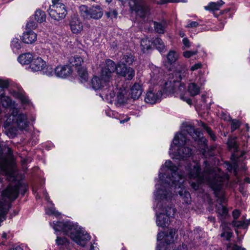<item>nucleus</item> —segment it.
Instances as JSON below:
<instances>
[{
  "label": "nucleus",
  "mask_w": 250,
  "mask_h": 250,
  "mask_svg": "<svg viewBox=\"0 0 250 250\" xmlns=\"http://www.w3.org/2000/svg\"><path fill=\"white\" fill-rule=\"evenodd\" d=\"M80 13L81 16L87 20L100 19L103 15V9L99 5H93L88 7L86 5H81L79 7Z\"/></svg>",
  "instance_id": "5"
},
{
  "label": "nucleus",
  "mask_w": 250,
  "mask_h": 250,
  "mask_svg": "<svg viewBox=\"0 0 250 250\" xmlns=\"http://www.w3.org/2000/svg\"><path fill=\"white\" fill-rule=\"evenodd\" d=\"M9 250H23V249L19 246H14L12 248H11Z\"/></svg>",
  "instance_id": "55"
},
{
  "label": "nucleus",
  "mask_w": 250,
  "mask_h": 250,
  "mask_svg": "<svg viewBox=\"0 0 250 250\" xmlns=\"http://www.w3.org/2000/svg\"><path fill=\"white\" fill-rule=\"evenodd\" d=\"M135 71L131 67H128L125 64L121 62H118V67L117 69V74L123 77L125 80L130 81L135 76Z\"/></svg>",
  "instance_id": "10"
},
{
  "label": "nucleus",
  "mask_w": 250,
  "mask_h": 250,
  "mask_svg": "<svg viewBox=\"0 0 250 250\" xmlns=\"http://www.w3.org/2000/svg\"><path fill=\"white\" fill-rule=\"evenodd\" d=\"M240 215V212L238 209H235L232 212L233 220H237Z\"/></svg>",
  "instance_id": "48"
},
{
  "label": "nucleus",
  "mask_w": 250,
  "mask_h": 250,
  "mask_svg": "<svg viewBox=\"0 0 250 250\" xmlns=\"http://www.w3.org/2000/svg\"><path fill=\"white\" fill-rule=\"evenodd\" d=\"M187 250V248L186 245H182V246H179L176 250Z\"/></svg>",
  "instance_id": "54"
},
{
  "label": "nucleus",
  "mask_w": 250,
  "mask_h": 250,
  "mask_svg": "<svg viewBox=\"0 0 250 250\" xmlns=\"http://www.w3.org/2000/svg\"><path fill=\"white\" fill-rule=\"evenodd\" d=\"M152 42L147 39H143L141 41V46L142 51L145 53L150 49Z\"/></svg>",
  "instance_id": "29"
},
{
  "label": "nucleus",
  "mask_w": 250,
  "mask_h": 250,
  "mask_svg": "<svg viewBox=\"0 0 250 250\" xmlns=\"http://www.w3.org/2000/svg\"><path fill=\"white\" fill-rule=\"evenodd\" d=\"M56 231H62L78 245L85 247L91 239L90 235L77 223L70 221L51 223Z\"/></svg>",
  "instance_id": "3"
},
{
  "label": "nucleus",
  "mask_w": 250,
  "mask_h": 250,
  "mask_svg": "<svg viewBox=\"0 0 250 250\" xmlns=\"http://www.w3.org/2000/svg\"><path fill=\"white\" fill-rule=\"evenodd\" d=\"M180 97L181 100L186 102L188 104H192V100L188 95L186 94H183L181 95Z\"/></svg>",
  "instance_id": "43"
},
{
  "label": "nucleus",
  "mask_w": 250,
  "mask_h": 250,
  "mask_svg": "<svg viewBox=\"0 0 250 250\" xmlns=\"http://www.w3.org/2000/svg\"><path fill=\"white\" fill-rule=\"evenodd\" d=\"M118 67V63L116 64L112 60L110 59L106 60L101 71L102 78H105V82L108 80L110 81L114 72L116 71L117 73Z\"/></svg>",
  "instance_id": "8"
},
{
  "label": "nucleus",
  "mask_w": 250,
  "mask_h": 250,
  "mask_svg": "<svg viewBox=\"0 0 250 250\" xmlns=\"http://www.w3.org/2000/svg\"><path fill=\"white\" fill-rule=\"evenodd\" d=\"M178 53L173 50L170 51L167 55L168 62L171 64L175 62L178 59Z\"/></svg>",
  "instance_id": "32"
},
{
  "label": "nucleus",
  "mask_w": 250,
  "mask_h": 250,
  "mask_svg": "<svg viewBox=\"0 0 250 250\" xmlns=\"http://www.w3.org/2000/svg\"><path fill=\"white\" fill-rule=\"evenodd\" d=\"M196 231L197 232L201 231V228L200 227L196 228V229L194 230V233H195Z\"/></svg>",
  "instance_id": "60"
},
{
  "label": "nucleus",
  "mask_w": 250,
  "mask_h": 250,
  "mask_svg": "<svg viewBox=\"0 0 250 250\" xmlns=\"http://www.w3.org/2000/svg\"><path fill=\"white\" fill-rule=\"evenodd\" d=\"M201 125L204 128V129L207 131L208 135L210 136V138L213 141H215L216 140V136L212 132V131L211 130V128L208 127L204 123H201Z\"/></svg>",
  "instance_id": "36"
},
{
  "label": "nucleus",
  "mask_w": 250,
  "mask_h": 250,
  "mask_svg": "<svg viewBox=\"0 0 250 250\" xmlns=\"http://www.w3.org/2000/svg\"><path fill=\"white\" fill-rule=\"evenodd\" d=\"M239 191L242 192V193H243L244 192V184L243 183H241L239 185Z\"/></svg>",
  "instance_id": "56"
},
{
  "label": "nucleus",
  "mask_w": 250,
  "mask_h": 250,
  "mask_svg": "<svg viewBox=\"0 0 250 250\" xmlns=\"http://www.w3.org/2000/svg\"><path fill=\"white\" fill-rule=\"evenodd\" d=\"M231 225L232 226V227L236 228L235 230L236 233L237 235L238 242L240 241L242 239V238L239 236V231L237 229L241 227H242L244 229H246V227L245 226V222L243 221H238L237 220H233L232 221Z\"/></svg>",
  "instance_id": "24"
},
{
  "label": "nucleus",
  "mask_w": 250,
  "mask_h": 250,
  "mask_svg": "<svg viewBox=\"0 0 250 250\" xmlns=\"http://www.w3.org/2000/svg\"><path fill=\"white\" fill-rule=\"evenodd\" d=\"M156 46L160 52H162L164 48L165 45L163 41L159 37L155 38L152 42V44Z\"/></svg>",
  "instance_id": "27"
},
{
  "label": "nucleus",
  "mask_w": 250,
  "mask_h": 250,
  "mask_svg": "<svg viewBox=\"0 0 250 250\" xmlns=\"http://www.w3.org/2000/svg\"><path fill=\"white\" fill-rule=\"evenodd\" d=\"M56 244L59 250H70L71 245L69 241L65 237L57 236Z\"/></svg>",
  "instance_id": "20"
},
{
  "label": "nucleus",
  "mask_w": 250,
  "mask_h": 250,
  "mask_svg": "<svg viewBox=\"0 0 250 250\" xmlns=\"http://www.w3.org/2000/svg\"><path fill=\"white\" fill-rule=\"evenodd\" d=\"M236 137H230L228 141V145L230 148H233L235 149L237 148L236 142Z\"/></svg>",
  "instance_id": "37"
},
{
  "label": "nucleus",
  "mask_w": 250,
  "mask_h": 250,
  "mask_svg": "<svg viewBox=\"0 0 250 250\" xmlns=\"http://www.w3.org/2000/svg\"><path fill=\"white\" fill-rule=\"evenodd\" d=\"M210 221L214 222L215 221V218L213 216H210L208 217Z\"/></svg>",
  "instance_id": "64"
},
{
  "label": "nucleus",
  "mask_w": 250,
  "mask_h": 250,
  "mask_svg": "<svg viewBox=\"0 0 250 250\" xmlns=\"http://www.w3.org/2000/svg\"><path fill=\"white\" fill-rule=\"evenodd\" d=\"M46 70H47V71L45 70V71H44L43 72L47 75H48L49 76L53 75V74L54 73V71H53V69L52 67H47V68L46 69Z\"/></svg>",
  "instance_id": "49"
},
{
  "label": "nucleus",
  "mask_w": 250,
  "mask_h": 250,
  "mask_svg": "<svg viewBox=\"0 0 250 250\" xmlns=\"http://www.w3.org/2000/svg\"><path fill=\"white\" fill-rule=\"evenodd\" d=\"M205 80L203 76L199 77L196 83H191L188 86V91L191 96H195L200 93L201 86L205 83Z\"/></svg>",
  "instance_id": "11"
},
{
  "label": "nucleus",
  "mask_w": 250,
  "mask_h": 250,
  "mask_svg": "<svg viewBox=\"0 0 250 250\" xmlns=\"http://www.w3.org/2000/svg\"><path fill=\"white\" fill-rule=\"evenodd\" d=\"M162 96V92L161 90H149L146 94L145 101L147 103L154 104L160 101Z\"/></svg>",
  "instance_id": "13"
},
{
  "label": "nucleus",
  "mask_w": 250,
  "mask_h": 250,
  "mask_svg": "<svg viewBox=\"0 0 250 250\" xmlns=\"http://www.w3.org/2000/svg\"><path fill=\"white\" fill-rule=\"evenodd\" d=\"M202 67V64L201 62H198L197 63H195V64L193 65L190 67V70L192 71H194L195 70H196L199 68H201Z\"/></svg>",
  "instance_id": "47"
},
{
  "label": "nucleus",
  "mask_w": 250,
  "mask_h": 250,
  "mask_svg": "<svg viewBox=\"0 0 250 250\" xmlns=\"http://www.w3.org/2000/svg\"><path fill=\"white\" fill-rule=\"evenodd\" d=\"M46 213L49 215H54L55 216H59L60 215V213L58 211L56 210L54 208L46 209Z\"/></svg>",
  "instance_id": "41"
},
{
  "label": "nucleus",
  "mask_w": 250,
  "mask_h": 250,
  "mask_svg": "<svg viewBox=\"0 0 250 250\" xmlns=\"http://www.w3.org/2000/svg\"><path fill=\"white\" fill-rule=\"evenodd\" d=\"M199 25V23L196 21H191L186 26L187 28H194Z\"/></svg>",
  "instance_id": "50"
},
{
  "label": "nucleus",
  "mask_w": 250,
  "mask_h": 250,
  "mask_svg": "<svg viewBox=\"0 0 250 250\" xmlns=\"http://www.w3.org/2000/svg\"><path fill=\"white\" fill-rule=\"evenodd\" d=\"M245 182H247V183H250V179L248 177H247L245 179Z\"/></svg>",
  "instance_id": "63"
},
{
  "label": "nucleus",
  "mask_w": 250,
  "mask_h": 250,
  "mask_svg": "<svg viewBox=\"0 0 250 250\" xmlns=\"http://www.w3.org/2000/svg\"><path fill=\"white\" fill-rule=\"evenodd\" d=\"M37 23L33 21H29L26 24V27L28 29H35L37 27Z\"/></svg>",
  "instance_id": "46"
},
{
  "label": "nucleus",
  "mask_w": 250,
  "mask_h": 250,
  "mask_svg": "<svg viewBox=\"0 0 250 250\" xmlns=\"http://www.w3.org/2000/svg\"><path fill=\"white\" fill-rule=\"evenodd\" d=\"M183 43L186 47L188 48L190 46V42L187 38H185L183 39Z\"/></svg>",
  "instance_id": "51"
},
{
  "label": "nucleus",
  "mask_w": 250,
  "mask_h": 250,
  "mask_svg": "<svg viewBox=\"0 0 250 250\" xmlns=\"http://www.w3.org/2000/svg\"><path fill=\"white\" fill-rule=\"evenodd\" d=\"M156 250H163L161 249V243L157 245V247H156Z\"/></svg>",
  "instance_id": "59"
},
{
  "label": "nucleus",
  "mask_w": 250,
  "mask_h": 250,
  "mask_svg": "<svg viewBox=\"0 0 250 250\" xmlns=\"http://www.w3.org/2000/svg\"><path fill=\"white\" fill-rule=\"evenodd\" d=\"M143 88L140 83H135L130 89L129 95L134 100L138 99L142 94Z\"/></svg>",
  "instance_id": "16"
},
{
  "label": "nucleus",
  "mask_w": 250,
  "mask_h": 250,
  "mask_svg": "<svg viewBox=\"0 0 250 250\" xmlns=\"http://www.w3.org/2000/svg\"><path fill=\"white\" fill-rule=\"evenodd\" d=\"M197 50L186 51L183 52V56L187 58H189L192 56L195 55L197 53Z\"/></svg>",
  "instance_id": "42"
},
{
  "label": "nucleus",
  "mask_w": 250,
  "mask_h": 250,
  "mask_svg": "<svg viewBox=\"0 0 250 250\" xmlns=\"http://www.w3.org/2000/svg\"><path fill=\"white\" fill-rule=\"evenodd\" d=\"M176 75L178 76V78L173 79V80L168 81L165 82L163 87V90L166 93H170L173 92L177 83H179L181 80L182 77L180 74L178 73Z\"/></svg>",
  "instance_id": "19"
},
{
  "label": "nucleus",
  "mask_w": 250,
  "mask_h": 250,
  "mask_svg": "<svg viewBox=\"0 0 250 250\" xmlns=\"http://www.w3.org/2000/svg\"><path fill=\"white\" fill-rule=\"evenodd\" d=\"M37 34L34 32L29 30L23 34L21 39L25 43L31 44L37 40Z\"/></svg>",
  "instance_id": "21"
},
{
  "label": "nucleus",
  "mask_w": 250,
  "mask_h": 250,
  "mask_svg": "<svg viewBox=\"0 0 250 250\" xmlns=\"http://www.w3.org/2000/svg\"><path fill=\"white\" fill-rule=\"evenodd\" d=\"M166 235H165L164 233L163 232H160L157 234V240L160 241L162 240L164 236H165Z\"/></svg>",
  "instance_id": "53"
},
{
  "label": "nucleus",
  "mask_w": 250,
  "mask_h": 250,
  "mask_svg": "<svg viewBox=\"0 0 250 250\" xmlns=\"http://www.w3.org/2000/svg\"><path fill=\"white\" fill-rule=\"evenodd\" d=\"M228 250H246L245 248H241L235 244L229 243L227 245Z\"/></svg>",
  "instance_id": "38"
},
{
  "label": "nucleus",
  "mask_w": 250,
  "mask_h": 250,
  "mask_svg": "<svg viewBox=\"0 0 250 250\" xmlns=\"http://www.w3.org/2000/svg\"><path fill=\"white\" fill-rule=\"evenodd\" d=\"M204 164L206 167L205 176L208 177V179L205 180V183L209 185L217 198L218 204L216 205V211L218 218L221 222L220 227L222 228V233L220 235L226 240L229 241L233 236V232L229 227L230 224L225 221L228 215V209L226 207L227 199L223 189L225 178L222 176L218 168L212 169L207 161H205Z\"/></svg>",
  "instance_id": "2"
},
{
  "label": "nucleus",
  "mask_w": 250,
  "mask_h": 250,
  "mask_svg": "<svg viewBox=\"0 0 250 250\" xmlns=\"http://www.w3.org/2000/svg\"><path fill=\"white\" fill-rule=\"evenodd\" d=\"M83 62L82 58L78 56H72L69 59V62L72 66H79Z\"/></svg>",
  "instance_id": "28"
},
{
  "label": "nucleus",
  "mask_w": 250,
  "mask_h": 250,
  "mask_svg": "<svg viewBox=\"0 0 250 250\" xmlns=\"http://www.w3.org/2000/svg\"><path fill=\"white\" fill-rule=\"evenodd\" d=\"M105 78H102L101 75H100V77L98 76H94L91 80V83L92 88L97 90L99 89H104V91H106L108 88L110 90V93L109 95L110 97L112 96V95H114L113 93H111L112 88L110 87V85H112L110 83V81L108 80L105 82Z\"/></svg>",
  "instance_id": "9"
},
{
  "label": "nucleus",
  "mask_w": 250,
  "mask_h": 250,
  "mask_svg": "<svg viewBox=\"0 0 250 250\" xmlns=\"http://www.w3.org/2000/svg\"><path fill=\"white\" fill-rule=\"evenodd\" d=\"M2 106L5 108H16L15 103L12 101L9 96H3L0 98Z\"/></svg>",
  "instance_id": "23"
},
{
  "label": "nucleus",
  "mask_w": 250,
  "mask_h": 250,
  "mask_svg": "<svg viewBox=\"0 0 250 250\" xmlns=\"http://www.w3.org/2000/svg\"><path fill=\"white\" fill-rule=\"evenodd\" d=\"M3 142H0V173L8 174L9 171V162L7 157L3 154Z\"/></svg>",
  "instance_id": "12"
},
{
  "label": "nucleus",
  "mask_w": 250,
  "mask_h": 250,
  "mask_svg": "<svg viewBox=\"0 0 250 250\" xmlns=\"http://www.w3.org/2000/svg\"><path fill=\"white\" fill-rule=\"evenodd\" d=\"M9 85V83L8 80H0V87L2 88L6 89Z\"/></svg>",
  "instance_id": "44"
},
{
  "label": "nucleus",
  "mask_w": 250,
  "mask_h": 250,
  "mask_svg": "<svg viewBox=\"0 0 250 250\" xmlns=\"http://www.w3.org/2000/svg\"><path fill=\"white\" fill-rule=\"evenodd\" d=\"M244 156H245L244 159H247V156H249V158H250V149L247 150V151H243L241 152V155L237 158L236 161H240L241 160V159L243 158Z\"/></svg>",
  "instance_id": "40"
},
{
  "label": "nucleus",
  "mask_w": 250,
  "mask_h": 250,
  "mask_svg": "<svg viewBox=\"0 0 250 250\" xmlns=\"http://www.w3.org/2000/svg\"><path fill=\"white\" fill-rule=\"evenodd\" d=\"M69 24L71 31L74 34H79L81 33L83 29V23L77 17H72Z\"/></svg>",
  "instance_id": "15"
},
{
  "label": "nucleus",
  "mask_w": 250,
  "mask_h": 250,
  "mask_svg": "<svg viewBox=\"0 0 250 250\" xmlns=\"http://www.w3.org/2000/svg\"><path fill=\"white\" fill-rule=\"evenodd\" d=\"M8 153L9 155H11L12 153V150L11 149L8 147H7Z\"/></svg>",
  "instance_id": "62"
},
{
  "label": "nucleus",
  "mask_w": 250,
  "mask_h": 250,
  "mask_svg": "<svg viewBox=\"0 0 250 250\" xmlns=\"http://www.w3.org/2000/svg\"><path fill=\"white\" fill-rule=\"evenodd\" d=\"M117 15H118V12L116 10H112L110 12L106 13L107 17L108 18H110L111 19H112L113 18H116L117 17Z\"/></svg>",
  "instance_id": "45"
},
{
  "label": "nucleus",
  "mask_w": 250,
  "mask_h": 250,
  "mask_svg": "<svg viewBox=\"0 0 250 250\" xmlns=\"http://www.w3.org/2000/svg\"><path fill=\"white\" fill-rule=\"evenodd\" d=\"M11 47L14 52H17L21 47V42L17 38H14L11 42Z\"/></svg>",
  "instance_id": "33"
},
{
  "label": "nucleus",
  "mask_w": 250,
  "mask_h": 250,
  "mask_svg": "<svg viewBox=\"0 0 250 250\" xmlns=\"http://www.w3.org/2000/svg\"><path fill=\"white\" fill-rule=\"evenodd\" d=\"M129 4L131 11L140 18L146 17L148 13L149 8L142 0H130Z\"/></svg>",
  "instance_id": "7"
},
{
  "label": "nucleus",
  "mask_w": 250,
  "mask_h": 250,
  "mask_svg": "<svg viewBox=\"0 0 250 250\" xmlns=\"http://www.w3.org/2000/svg\"><path fill=\"white\" fill-rule=\"evenodd\" d=\"M7 239V234L5 232H3L2 234L0 235V241L1 240L2 242L0 243L1 245H4V241Z\"/></svg>",
  "instance_id": "52"
},
{
  "label": "nucleus",
  "mask_w": 250,
  "mask_h": 250,
  "mask_svg": "<svg viewBox=\"0 0 250 250\" xmlns=\"http://www.w3.org/2000/svg\"><path fill=\"white\" fill-rule=\"evenodd\" d=\"M35 19L39 23L45 21L46 19L45 12L40 10H37L35 13Z\"/></svg>",
  "instance_id": "30"
},
{
  "label": "nucleus",
  "mask_w": 250,
  "mask_h": 250,
  "mask_svg": "<svg viewBox=\"0 0 250 250\" xmlns=\"http://www.w3.org/2000/svg\"><path fill=\"white\" fill-rule=\"evenodd\" d=\"M176 232L174 229H170L168 234L166 235L165 241L167 244H169L174 241L175 237Z\"/></svg>",
  "instance_id": "31"
},
{
  "label": "nucleus",
  "mask_w": 250,
  "mask_h": 250,
  "mask_svg": "<svg viewBox=\"0 0 250 250\" xmlns=\"http://www.w3.org/2000/svg\"><path fill=\"white\" fill-rule=\"evenodd\" d=\"M121 62L131 64L134 61V57L131 54L127 53L123 55Z\"/></svg>",
  "instance_id": "34"
},
{
  "label": "nucleus",
  "mask_w": 250,
  "mask_h": 250,
  "mask_svg": "<svg viewBox=\"0 0 250 250\" xmlns=\"http://www.w3.org/2000/svg\"><path fill=\"white\" fill-rule=\"evenodd\" d=\"M5 128L9 131L11 125L16 126L20 129L25 128L28 125V121L26 114L20 112L17 108H14L4 124Z\"/></svg>",
  "instance_id": "4"
},
{
  "label": "nucleus",
  "mask_w": 250,
  "mask_h": 250,
  "mask_svg": "<svg viewBox=\"0 0 250 250\" xmlns=\"http://www.w3.org/2000/svg\"><path fill=\"white\" fill-rule=\"evenodd\" d=\"M11 94L15 98L20 100L22 105H29L30 101L28 98L23 94L22 90L18 89L17 90H10Z\"/></svg>",
  "instance_id": "18"
},
{
  "label": "nucleus",
  "mask_w": 250,
  "mask_h": 250,
  "mask_svg": "<svg viewBox=\"0 0 250 250\" xmlns=\"http://www.w3.org/2000/svg\"><path fill=\"white\" fill-rule=\"evenodd\" d=\"M206 95H204L203 94L201 96V100L202 101L204 102V103H206Z\"/></svg>",
  "instance_id": "58"
},
{
  "label": "nucleus",
  "mask_w": 250,
  "mask_h": 250,
  "mask_svg": "<svg viewBox=\"0 0 250 250\" xmlns=\"http://www.w3.org/2000/svg\"><path fill=\"white\" fill-rule=\"evenodd\" d=\"M129 118H126L123 120H122V121H120V123H124L125 122H127L128 120H129Z\"/></svg>",
  "instance_id": "61"
},
{
  "label": "nucleus",
  "mask_w": 250,
  "mask_h": 250,
  "mask_svg": "<svg viewBox=\"0 0 250 250\" xmlns=\"http://www.w3.org/2000/svg\"><path fill=\"white\" fill-rule=\"evenodd\" d=\"M33 60V56L30 53H26L20 55L18 58V62L21 64H28L31 63Z\"/></svg>",
  "instance_id": "22"
},
{
  "label": "nucleus",
  "mask_w": 250,
  "mask_h": 250,
  "mask_svg": "<svg viewBox=\"0 0 250 250\" xmlns=\"http://www.w3.org/2000/svg\"><path fill=\"white\" fill-rule=\"evenodd\" d=\"M46 66V62L41 58L33 59L30 65V68L33 72L44 71Z\"/></svg>",
  "instance_id": "17"
},
{
  "label": "nucleus",
  "mask_w": 250,
  "mask_h": 250,
  "mask_svg": "<svg viewBox=\"0 0 250 250\" xmlns=\"http://www.w3.org/2000/svg\"><path fill=\"white\" fill-rule=\"evenodd\" d=\"M240 123L238 120H232L231 122V132L234 131L236 129L239 128V127L240 126Z\"/></svg>",
  "instance_id": "39"
},
{
  "label": "nucleus",
  "mask_w": 250,
  "mask_h": 250,
  "mask_svg": "<svg viewBox=\"0 0 250 250\" xmlns=\"http://www.w3.org/2000/svg\"><path fill=\"white\" fill-rule=\"evenodd\" d=\"M72 67L70 65L58 66L55 69V75L60 78H65L69 76L72 72Z\"/></svg>",
  "instance_id": "14"
},
{
  "label": "nucleus",
  "mask_w": 250,
  "mask_h": 250,
  "mask_svg": "<svg viewBox=\"0 0 250 250\" xmlns=\"http://www.w3.org/2000/svg\"><path fill=\"white\" fill-rule=\"evenodd\" d=\"M78 76L81 83H84L88 80V73L87 69L84 67H81L78 68Z\"/></svg>",
  "instance_id": "25"
},
{
  "label": "nucleus",
  "mask_w": 250,
  "mask_h": 250,
  "mask_svg": "<svg viewBox=\"0 0 250 250\" xmlns=\"http://www.w3.org/2000/svg\"><path fill=\"white\" fill-rule=\"evenodd\" d=\"M5 90L4 89L2 88L1 87H0V98L1 96H5L4 95Z\"/></svg>",
  "instance_id": "57"
},
{
  "label": "nucleus",
  "mask_w": 250,
  "mask_h": 250,
  "mask_svg": "<svg viewBox=\"0 0 250 250\" xmlns=\"http://www.w3.org/2000/svg\"><path fill=\"white\" fill-rule=\"evenodd\" d=\"M154 27L155 28V30L158 33L162 34L164 33L165 31V26L161 23H159L157 22H154Z\"/></svg>",
  "instance_id": "35"
},
{
  "label": "nucleus",
  "mask_w": 250,
  "mask_h": 250,
  "mask_svg": "<svg viewBox=\"0 0 250 250\" xmlns=\"http://www.w3.org/2000/svg\"><path fill=\"white\" fill-rule=\"evenodd\" d=\"M188 134L197 144V149H201L205 152L207 148V140L202 136L201 130L195 128L191 125H187L181 132L176 134L173 139V143L169 149V154L173 159L185 161L192 154V150L187 146L189 144L187 135ZM182 162L178 167L174 165L170 160H167L165 167L166 173L163 174L159 171L160 187L155 193L154 209L156 212V224L162 228L167 227L169 223V218L173 217L175 209L170 203L173 197L172 191L178 193L183 201V203L188 205L191 203V198L188 191L185 190V185L187 178L189 183L195 190L200 188L202 183L208 177L205 176L206 167L201 172L200 166L196 161L189 164L186 163L185 170L181 166Z\"/></svg>",
  "instance_id": "1"
},
{
  "label": "nucleus",
  "mask_w": 250,
  "mask_h": 250,
  "mask_svg": "<svg viewBox=\"0 0 250 250\" xmlns=\"http://www.w3.org/2000/svg\"><path fill=\"white\" fill-rule=\"evenodd\" d=\"M224 3L225 2L221 0L216 2H211L208 4L206 8L211 11L218 10Z\"/></svg>",
  "instance_id": "26"
},
{
  "label": "nucleus",
  "mask_w": 250,
  "mask_h": 250,
  "mask_svg": "<svg viewBox=\"0 0 250 250\" xmlns=\"http://www.w3.org/2000/svg\"><path fill=\"white\" fill-rule=\"evenodd\" d=\"M59 0H53V4L50 5L48 9L49 16L55 20L59 21L63 19L67 14L65 5Z\"/></svg>",
  "instance_id": "6"
}]
</instances>
